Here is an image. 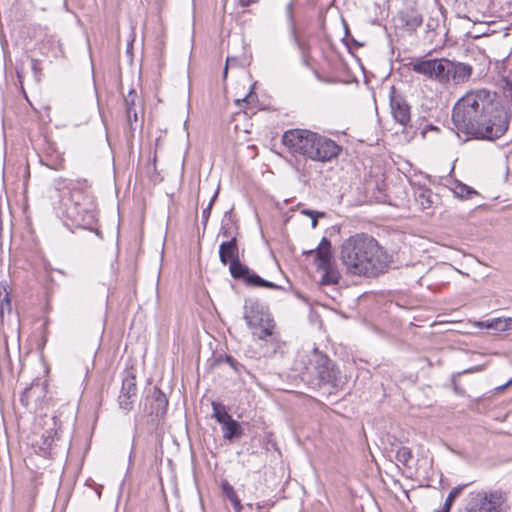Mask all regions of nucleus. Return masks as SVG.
Returning <instances> with one entry per match:
<instances>
[{"label":"nucleus","mask_w":512,"mask_h":512,"mask_svg":"<svg viewBox=\"0 0 512 512\" xmlns=\"http://www.w3.org/2000/svg\"><path fill=\"white\" fill-rule=\"evenodd\" d=\"M282 143L292 155L318 162L330 161L341 152V147L335 141L306 129L286 131Z\"/></svg>","instance_id":"nucleus-2"},{"label":"nucleus","mask_w":512,"mask_h":512,"mask_svg":"<svg viewBox=\"0 0 512 512\" xmlns=\"http://www.w3.org/2000/svg\"><path fill=\"white\" fill-rule=\"evenodd\" d=\"M253 97V92L250 91L249 94L243 99H237L236 104L239 106L241 103L248 102Z\"/></svg>","instance_id":"nucleus-28"},{"label":"nucleus","mask_w":512,"mask_h":512,"mask_svg":"<svg viewBox=\"0 0 512 512\" xmlns=\"http://www.w3.org/2000/svg\"><path fill=\"white\" fill-rule=\"evenodd\" d=\"M411 69L442 85H460L469 80L472 67L462 62L440 59H417L410 63Z\"/></svg>","instance_id":"nucleus-4"},{"label":"nucleus","mask_w":512,"mask_h":512,"mask_svg":"<svg viewBox=\"0 0 512 512\" xmlns=\"http://www.w3.org/2000/svg\"><path fill=\"white\" fill-rule=\"evenodd\" d=\"M133 121H137V111L136 109H132V114H131V122ZM130 125H132V123H129Z\"/></svg>","instance_id":"nucleus-31"},{"label":"nucleus","mask_w":512,"mask_h":512,"mask_svg":"<svg viewBox=\"0 0 512 512\" xmlns=\"http://www.w3.org/2000/svg\"><path fill=\"white\" fill-rule=\"evenodd\" d=\"M12 312L11 296L8 290H0V314Z\"/></svg>","instance_id":"nucleus-20"},{"label":"nucleus","mask_w":512,"mask_h":512,"mask_svg":"<svg viewBox=\"0 0 512 512\" xmlns=\"http://www.w3.org/2000/svg\"><path fill=\"white\" fill-rule=\"evenodd\" d=\"M510 384H512V379H511V380H509L506 384H504V385L500 386V387L498 388V390L502 391V390H504L506 387H508Z\"/></svg>","instance_id":"nucleus-32"},{"label":"nucleus","mask_w":512,"mask_h":512,"mask_svg":"<svg viewBox=\"0 0 512 512\" xmlns=\"http://www.w3.org/2000/svg\"><path fill=\"white\" fill-rule=\"evenodd\" d=\"M34 391V387L31 386L29 388H26L25 391L22 393L21 395V402L24 404V405H28V402H29V399H30V396L31 394L33 393Z\"/></svg>","instance_id":"nucleus-26"},{"label":"nucleus","mask_w":512,"mask_h":512,"mask_svg":"<svg viewBox=\"0 0 512 512\" xmlns=\"http://www.w3.org/2000/svg\"><path fill=\"white\" fill-rule=\"evenodd\" d=\"M507 496L502 490H477L468 495L464 512H505Z\"/></svg>","instance_id":"nucleus-9"},{"label":"nucleus","mask_w":512,"mask_h":512,"mask_svg":"<svg viewBox=\"0 0 512 512\" xmlns=\"http://www.w3.org/2000/svg\"><path fill=\"white\" fill-rule=\"evenodd\" d=\"M449 511H450V508L444 505L443 508L439 512H449Z\"/></svg>","instance_id":"nucleus-37"},{"label":"nucleus","mask_w":512,"mask_h":512,"mask_svg":"<svg viewBox=\"0 0 512 512\" xmlns=\"http://www.w3.org/2000/svg\"><path fill=\"white\" fill-rule=\"evenodd\" d=\"M429 130H430V131H438V128H436V127H434V126H432V125L427 126V127L422 131V135H423V137H425V136H426V133H427Z\"/></svg>","instance_id":"nucleus-30"},{"label":"nucleus","mask_w":512,"mask_h":512,"mask_svg":"<svg viewBox=\"0 0 512 512\" xmlns=\"http://www.w3.org/2000/svg\"><path fill=\"white\" fill-rule=\"evenodd\" d=\"M222 425L223 438L228 441H232L235 438H239L243 434L241 425L234 420L232 417Z\"/></svg>","instance_id":"nucleus-15"},{"label":"nucleus","mask_w":512,"mask_h":512,"mask_svg":"<svg viewBox=\"0 0 512 512\" xmlns=\"http://www.w3.org/2000/svg\"><path fill=\"white\" fill-rule=\"evenodd\" d=\"M167 405L166 396L160 390L155 389L151 397V414H155L156 417L163 416Z\"/></svg>","instance_id":"nucleus-13"},{"label":"nucleus","mask_w":512,"mask_h":512,"mask_svg":"<svg viewBox=\"0 0 512 512\" xmlns=\"http://www.w3.org/2000/svg\"><path fill=\"white\" fill-rule=\"evenodd\" d=\"M340 255L347 273L369 278L383 273L389 263L386 251L366 234H356L346 239Z\"/></svg>","instance_id":"nucleus-1"},{"label":"nucleus","mask_w":512,"mask_h":512,"mask_svg":"<svg viewBox=\"0 0 512 512\" xmlns=\"http://www.w3.org/2000/svg\"><path fill=\"white\" fill-rule=\"evenodd\" d=\"M222 233H223V235H224L225 237H228V236H229V231H228V229H226V228H224V227L222 228Z\"/></svg>","instance_id":"nucleus-36"},{"label":"nucleus","mask_w":512,"mask_h":512,"mask_svg":"<svg viewBox=\"0 0 512 512\" xmlns=\"http://www.w3.org/2000/svg\"><path fill=\"white\" fill-rule=\"evenodd\" d=\"M257 0H239V4L242 6V7H247L249 6L250 4L256 2Z\"/></svg>","instance_id":"nucleus-29"},{"label":"nucleus","mask_w":512,"mask_h":512,"mask_svg":"<svg viewBox=\"0 0 512 512\" xmlns=\"http://www.w3.org/2000/svg\"><path fill=\"white\" fill-rule=\"evenodd\" d=\"M433 198L434 194L430 189L419 188L415 194V201L423 211L432 208Z\"/></svg>","instance_id":"nucleus-16"},{"label":"nucleus","mask_w":512,"mask_h":512,"mask_svg":"<svg viewBox=\"0 0 512 512\" xmlns=\"http://www.w3.org/2000/svg\"><path fill=\"white\" fill-rule=\"evenodd\" d=\"M32 69L36 72V70H37V61L36 60H32Z\"/></svg>","instance_id":"nucleus-35"},{"label":"nucleus","mask_w":512,"mask_h":512,"mask_svg":"<svg viewBox=\"0 0 512 512\" xmlns=\"http://www.w3.org/2000/svg\"><path fill=\"white\" fill-rule=\"evenodd\" d=\"M307 372L313 376L319 388L326 389L329 394L344 390L348 379L338 365L326 354L314 348L308 356Z\"/></svg>","instance_id":"nucleus-5"},{"label":"nucleus","mask_w":512,"mask_h":512,"mask_svg":"<svg viewBox=\"0 0 512 512\" xmlns=\"http://www.w3.org/2000/svg\"><path fill=\"white\" fill-rule=\"evenodd\" d=\"M219 258L223 265L229 263V271L235 280L242 281L247 286H264L267 288H282L272 281L265 280L253 272L239 260V249L236 237L224 241L219 246Z\"/></svg>","instance_id":"nucleus-6"},{"label":"nucleus","mask_w":512,"mask_h":512,"mask_svg":"<svg viewBox=\"0 0 512 512\" xmlns=\"http://www.w3.org/2000/svg\"><path fill=\"white\" fill-rule=\"evenodd\" d=\"M244 319L252 331V335L267 341L275 334V321L268 308L256 299H247L244 306Z\"/></svg>","instance_id":"nucleus-7"},{"label":"nucleus","mask_w":512,"mask_h":512,"mask_svg":"<svg viewBox=\"0 0 512 512\" xmlns=\"http://www.w3.org/2000/svg\"><path fill=\"white\" fill-rule=\"evenodd\" d=\"M413 455L410 448L402 446L396 451V460L404 466H408Z\"/></svg>","instance_id":"nucleus-21"},{"label":"nucleus","mask_w":512,"mask_h":512,"mask_svg":"<svg viewBox=\"0 0 512 512\" xmlns=\"http://www.w3.org/2000/svg\"><path fill=\"white\" fill-rule=\"evenodd\" d=\"M467 486V484L459 485L454 487L450 493L448 494L444 505L451 508L453 501L461 494L462 490Z\"/></svg>","instance_id":"nucleus-23"},{"label":"nucleus","mask_w":512,"mask_h":512,"mask_svg":"<svg viewBox=\"0 0 512 512\" xmlns=\"http://www.w3.org/2000/svg\"><path fill=\"white\" fill-rule=\"evenodd\" d=\"M477 326L481 328H489L495 331L512 330V318H494L487 321L477 322Z\"/></svg>","instance_id":"nucleus-14"},{"label":"nucleus","mask_w":512,"mask_h":512,"mask_svg":"<svg viewBox=\"0 0 512 512\" xmlns=\"http://www.w3.org/2000/svg\"><path fill=\"white\" fill-rule=\"evenodd\" d=\"M238 65H243V61H241L238 57L228 56L226 59V66L224 69V77L227 76L228 67H234Z\"/></svg>","instance_id":"nucleus-24"},{"label":"nucleus","mask_w":512,"mask_h":512,"mask_svg":"<svg viewBox=\"0 0 512 512\" xmlns=\"http://www.w3.org/2000/svg\"><path fill=\"white\" fill-rule=\"evenodd\" d=\"M316 272L315 278L320 285H337L340 279V272L331 262V243L323 238L315 251Z\"/></svg>","instance_id":"nucleus-10"},{"label":"nucleus","mask_w":512,"mask_h":512,"mask_svg":"<svg viewBox=\"0 0 512 512\" xmlns=\"http://www.w3.org/2000/svg\"><path fill=\"white\" fill-rule=\"evenodd\" d=\"M17 77H18V79H19L20 84H22V78H23V76H22V73H21L19 70H17Z\"/></svg>","instance_id":"nucleus-34"},{"label":"nucleus","mask_w":512,"mask_h":512,"mask_svg":"<svg viewBox=\"0 0 512 512\" xmlns=\"http://www.w3.org/2000/svg\"><path fill=\"white\" fill-rule=\"evenodd\" d=\"M508 125V112L504 106L496 101L493 108L489 109V112L482 115L478 120L476 123L477 127H474L467 135L480 139L494 140L504 135Z\"/></svg>","instance_id":"nucleus-8"},{"label":"nucleus","mask_w":512,"mask_h":512,"mask_svg":"<svg viewBox=\"0 0 512 512\" xmlns=\"http://www.w3.org/2000/svg\"><path fill=\"white\" fill-rule=\"evenodd\" d=\"M136 391V378L134 375L128 374L123 378L121 392L118 397V403L121 409L129 411L132 408Z\"/></svg>","instance_id":"nucleus-11"},{"label":"nucleus","mask_w":512,"mask_h":512,"mask_svg":"<svg viewBox=\"0 0 512 512\" xmlns=\"http://www.w3.org/2000/svg\"><path fill=\"white\" fill-rule=\"evenodd\" d=\"M303 213L312 218V228H315L317 226V217H323L325 215L323 212H315L312 210H303Z\"/></svg>","instance_id":"nucleus-25"},{"label":"nucleus","mask_w":512,"mask_h":512,"mask_svg":"<svg viewBox=\"0 0 512 512\" xmlns=\"http://www.w3.org/2000/svg\"><path fill=\"white\" fill-rule=\"evenodd\" d=\"M223 492L226 495V497L230 500L232 503L235 512H240L242 509L241 501L238 498L234 488L229 485L228 483L223 484Z\"/></svg>","instance_id":"nucleus-17"},{"label":"nucleus","mask_w":512,"mask_h":512,"mask_svg":"<svg viewBox=\"0 0 512 512\" xmlns=\"http://www.w3.org/2000/svg\"><path fill=\"white\" fill-rule=\"evenodd\" d=\"M137 98L138 97H137V94L135 93V91L131 90L129 92V94L124 99L125 107H126L127 120H128L129 123H131L132 109H136L135 106H136Z\"/></svg>","instance_id":"nucleus-22"},{"label":"nucleus","mask_w":512,"mask_h":512,"mask_svg":"<svg viewBox=\"0 0 512 512\" xmlns=\"http://www.w3.org/2000/svg\"><path fill=\"white\" fill-rule=\"evenodd\" d=\"M255 507H256V510H257L258 512H260V511H261V509L264 507V504L257 503V504L255 505Z\"/></svg>","instance_id":"nucleus-33"},{"label":"nucleus","mask_w":512,"mask_h":512,"mask_svg":"<svg viewBox=\"0 0 512 512\" xmlns=\"http://www.w3.org/2000/svg\"><path fill=\"white\" fill-rule=\"evenodd\" d=\"M391 113L396 122L406 126L411 120L410 106L401 96H392L390 99Z\"/></svg>","instance_id":"nucleus-12"},{"label":"nucleus","mask_w":512,"mask_h":512,"mask_svg":"<svg viewBox=\"0 0 512 512\" xmlns=\"http://www.w3.org/2000/svg\"><path fill=\"white\" fill-rule=\"evenodd\" d=\"M212 408H213V418L216 419V421L220 424L225 423L227 420L231 418V415L228 414L226 411V408L221 403L212 402Z\"/></svg>","instance_id":"nucleus-18"},{"label":"nucleus","mask_w":512,"mask_h":512,"mask_svg":"<svg viewBox=\"0 0 512 512\" xmlns=\"http://www.w3.org/2000/svg\"><path fill=\"white\" fill-rule=\"evenodd\" d=\"M452 191L454 192V194L461 198V199H468L470 198L472 195L476 194L477 192L475 190H473L471 187L463 184V183H460V182H455L453 187H452Z\"/></svg>","instance_id":"nucleus-19"},{"label":"nucleus","mask_w":512,"mask_h":512,"mask_svg":"<svg viewBox=\"0 0 512 512\" xmlns=\"http://www.w3.org/2000/svg\"><path fill=\"white\" fill-rule=\"evenodd\" d=\"M217 196V193L212 197V199L210 200L208 206L203 210V218L205 219V221L208 220L209 216H210V212H211V209H212V205L214 203V200Z\"/></svg>","instance_id":"nucleus-27"},{"label":"nucleus","mask_w":512,"mask_h":512,"mask_svg":"<svg viewBox=\"0 0 512 512\" xmlns=\"http://www.w3.org/2000/svg\"><path fill=\"white\" fill-rule=\"evenodd\" d=\"M495 102L496 93L490 90L477 89L467 92L453 108L452 120L457 130L467 135L477 127L478 120L493 108Z\"/></svg>","instance_id":"nucleus-3"}]
</instances>
